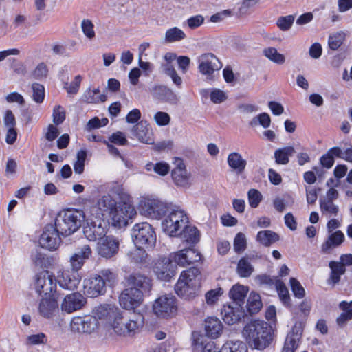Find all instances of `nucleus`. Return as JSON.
<instances>
[{
	"instance_id": "e433bc0d",
	"label": "nucleus",
	"mask_w": 352,
	"mask_h": 352,
	"mask_svg": "<svg viewBox=\"0 0 352 352\" xmlns=\"http://www.w3.org/2000/svg\"><path fill=\"white\" fill-rule=\"evenodd\" d=\"M320 210L322 216L326 217H336L339 213V206L333 201L320 199Z\"/></svg>"
},
{
	"instance_id": "13d9d810",
	"label": "nucleus",
	"mask_w": 352,
	"mask_h": 352,
	"mask_svg": "<svg viewBox=\"0 0 352 352\" xmlns=\"http://www.w3.org/2000/svg\"><path fill=\"white\" fill-rule=\"evenodd\" d=\"M47 342V337L44 333L30 335L26 339V344L28 345L45 344Z\"/></svg>"
},
{
	"instance_id": "a18cd8bd",
	"label": "nucleus",
	"mask_w": 352,
	"mask_h": 352,
	"mask_svg": "<svg viewBox=\"0 0 352 352\" xmlns=\"http://www.w3.org/2000/svg\"><path fill=\"white\" fill-rule=\"evenodd\" d=\"M256 239L263 245L270 246L278 240V236L271 230H263L258 232Z\"/></svg>"
},
{
	"instance_id": "aec40b11",
	"label": "nucleus",
	"mask_w": 352,
	"mask_h": 352,
	"mask_svg": "<svg viewBox=\"0 0 352 352\" xmlns=\"http://www.w3.org/2000/svg\"><path fill=\"white\" fill-rule=\"evenodd\" d=\"M60 235H61L60 233L55 226L47 225L40 237L39 243L43 248L54 250L60 243Z\"/></svg>"
},
{
	"instance_id": "4d7b16f0",
	"label": "nucleus",
	"mask_w": 352,
	"mask_h": 352,
	"mask_svg": "<svg viewBox=\"0 0 352 352\" xmlns=\"http://www.w3.org/2000/svg\"><path fill=\"white\" fill-rule=\"evenodd\" d=\"M205 19L201 14H197L188 18L184 22V25H187L188 28L195 30L204 23Z\"/></svg>"
},
{
	"instance_id": "58836bf2",
	"label": "nucleus",
	"mask_w": 352,
	"mask_h": 352,
	"mask_svg": "<svg viewBox=\"0 0 352 352\" xmlns=\"http://www.w3.org/2000/svg\"><path fill=\"white\" fill-rule=\"evenodd\" d=\"M295 153L293 146H285L278 148L274 152L275 161L278 164H287L289 163V157L292 156Z\"/></svg>"
},
{
	"instance_id": "1a4fd4ad",
	"label": "nucleus",
	"mask_w": 352,
	"mask_h": 352,
	"mask_svg": "<svg viewBox=\"0 0 352 352\" xmlns=\"http://www.w3.org/2000/svg\"><path fill=\"white\" fill-rule=\"evenodd\" d=\"M86 225L83 228L85 236L90 241L100 240L107 232V223L104 219L98 217L85 210Z\"/></svg>"
},
{
	"instance_id": "72a5a7b5",
	"label": "nucleus",
	"mask_w": 352,
	"mask_h": 352,
	"mask_svg": "<svg viewBox=\"0 0 352 352\" xmlns=\"http://www.w3.org/2000/svg\"><path fill=\"white\" fill-rule=\"evenodd\" d=\"M227 162L229 167L237 173H242L247 165L246 160L238 152L230 153L228 155Z\"/></svg>"
},
{
	"instance_id": "ea45409f",
	"label": "nucleus",
	"mask_w": 352,
	"mask_h": 352,
	"mask_svg": "<svg viewBox=\"0 0 352 352\" xmlns=\"http://www.w3.org/2000/svg\"><path fill=\"white\" fill-rule=\"evenodd\" d=\"M106 96L104 94H100V89L98 88L91 89H87L82 96V100L90 104H96L100 102H104L106 100Z\"/></svg>"
},
{
	"instance_id": "393cba45",
	"label": "nucleus",
	"mask_w": 352,
	"mask_h": 352,
	"mask_svg": "<svg viewBox=\"0 0 352 352\" xmlns=\"http://www.w3.org/2000/svg\"><path fill=\"white\" fill-rule=\"evenodd\" d=\"M199 72L204 75H212L222 67V64L213 54L208 53L198 58Z\"/></svg>"
},
{
	"instance_id": "f3484780",
	"label": "nucleus",
	"mask_w": 352,
	"mask_h": 352,
	"mask_svg": "<svg viewBox=\"0 0 352 352\" xmlns=\"http://www.w3.org/2000/svg\"><path fill=\"white\" fill-rule=\"evenodd\" d=\"M173 261L179 266L186 267L201 261V254L195 248H188L170 254Z\"/></svg>"
},
{
	"instance_id": "864d4df0",
	"label": "nucleus",
	"mask_w": 352,
	"mask_h": 352,
	"mask_svg": "<svg viewBox=\"0 0 352 352\" xmlns=\"http://www.w3.org/2000/svg\"><path fill=\"white\" fill-rule=\"evenodd\" d=\"M276 288L280 299L284 304H288L290 297L289 291L283 281L278 280L276 281Z\"/></svg>"
},
{
	"instance_id": "8fccbe9b",
	"label": "nucleus",
	"mask_w": 352,
	"mask_h": 352,
	"mask_svg": "<svg viewBox=\"0 0 352 352\" xmlns=\"http://www.w3.org/2000/svg\"><path fill=\"white\" fill-rule=\"evenodd\" d=\"M345 38V33L342 31L337 32L330 35L328 40L329 47L333 50H338Z\"/></svg>"
},
{
	"instance_id": "680f3d73",
	"label": "nucleus",
	"mask_w": 352,
	"mask_h": 352,
	"mask_svg": "<svg viewBox=\"0 0 352 352\" xmlns=\"http://www.w3.org/2000/svg\"><path fill=\"white\" fill-rule=\"evenodd\" d=\"M248 202L252 208H256L262 200L261 193L256 189H250L248 192Z\"/></svg>"
},
{
	"instance_id": "5701e85b",
	"label": "nucleus",
	"mask_w": 352,
	"mask_h": 352,
	"mask_svg": "<svg viewBox=\"0 0 352 352\" xmlns=\"http://www.w3.org/2000/svg\"><path fill=\"white\" fill-rule=\"evenodd\" d=\"M221 314L223 321L228 324H236L244 316L243 307L239 304L229 302L223 305Z\"/></svg>"
},
{
	"instance_id": "f8f14e48",
	"label": "nucleus",
	"mask_w": 352,
	"mask_h": 352,
	"mask_svg": "<svg viewBox=\"0 0 352 352\" xmlns=\"http://www.w3.org/2000/svg\"><path fill=\"white\" fill-rule=\"evenodd\" d=\"M34 289L43 296L58 294L56 292V280L54 275L48 271H42L35 276Z\"/></svg>"
},
{
	"instance_id": "69168bd1",
	"label": "nucleus",
	"mask_w": 352,
	"mask_h": 352,
	"mask_svg": "<svg viewBox=\"0 0 352 352\" xmlns=\"http://www.w3.org/2000/svg\"><path fill=\"white\" fill-rule=\"evenodd\" d=\"M53 122L56 124H60L65 119V109L60 105H56L53 109Z\"/></svg>"
},
{
	"instance_id": "774afa93",
	"label": "nucleus",
	"mask_w": 352,
	"mask_h": 352,
	"mask_svg": "<svg viewBox=\"0 0 352 352\" xmlns=\"http://www.w3.org/2000/svg\"><path fill=\"white\" fill-rule=\"evenodd\" d=\"M246 248V238L244 234L238 233L234 240V249L236 252H243Z\"/></svg>"
},
{
	"instance_id": "f257e3e1",
	"label": "nucleus",
	"mask_w": 352,
	"mask_h": 352,
	"mask_svg": "<svg viewBox=\"0 0 352 352\" xmlns=\"http://www.w3.org/2000/svg\"><path fill=\"white\" fill-rule=\"evenodd\" d=\"M110 192L116 195L120 202L109 216L110 223L116 228H122L128 226L137 214L135 207L129 203L130 195L122 184L114 183L112 184Z\"/></svg>"
},
{
	"instance_id": "bf43d9fd",
	"label": "nucleus",
	"mask_w": 352,
	"mask_h": 352,
	"mask_svg": "<svg viewBox=\"0 0 352 352\" xmlns=\"http://www.w3.org/2000/svg\"><path fill=\"white\" fill-rule=\"evenodd\" d=\"M294 21V16L293 15H287L285 16H280L276 21V25L282 31L289 30L292 26Z\"/></svg>"
},
{
	"instance_id": "c85d7f7f",
	"label": "nucleus",
	"mask_w": 352,
	"mask_h": 352,
	"mask_svg": "<svg viewBox=\"0 0 352 352\" xmlns=\"http://www.w3.org/2000/svg\"><path fill=\"white\" fill-rule=\"evenodd\" d=\"M223 329V324L217 317H208L205 320V331L208 337L216 339L219 338Z\"/></svg>"
},
{
	"instance_id": "49530a36",
	"label": "nucleus",
	"mask_w": 352,
	"mask_h": 352,
	"mask_svg": "<svg viewBox=\"0 0 352 352\" xmlns=\"http://www.w3.org/2000/svg\"><path fill=\"white\" fill-rule=\"evenodd\" d=\"M236 271L239 276L246 278L251 276L254 267L248 258H242L238 263Z\"/></svg>"
},
{
	"instance_id": "a878e982",
	"label": "nucleus",
	"mask_w": 352,
	"mask_h": 352,
	"mask_svg": "<svg viewBox=\"0 0 352 352\" xmlns=\"http://www.w3.org/2000/svg\"><path fill=\"white\" fill-rule=\"evenodd\" d=\"M80 280L79 274L71 270V271L61 272L57 276L56 283L65 289L74 290L77 287Z\"/></svg>"
},
{
	"instance_id": "6e6d98bb",
	"label": "nucleus",
	"mask_w": 352,
	"mask_h": 352,
	"mask_svg": "<svg viewBox=\"0 0 352 352\" xmlns=\"http://www.w3.org/2000/svg\"><path fill=\"white\" fill-rule=\"evenodd\" d=\"M289 199H290L289 195L284 197H276L273 200V206L274 209L278 212H283L287 206H292L294 203V201H292L291 204H289V201L287 200Z\"/></svg>"
},
{
	"instance_id": "7ed1b4c3",
	"label": "nucleus",
	"mask_w": 352,
	"mask_h": 352,
	"mask_svg": "<svg viewBox=\"0 0 352 352\" xmlns=\"http://www.w3.org/2000/svg\"><path fill=\"white\" fill-rule=\"evenodd\" d=\"M200 287V272L197 268L192 267L182 272L175 290L179 296L192 299L198 295Z\"/></svg>"
},
{
	"instance_id": "4c0bfd02",
	"label": "nucleus",
	"mask_w": 352,
	"mask_h": 352,
	"mask_svg": "<svg viewBox=\"0 0 352 352\" xmlns=\"http://www.w3.org/2000/svg\"><path fill=\"white\" fill-rule=\"evenodd\" d=\"M331 269V274L328 280V283L335 285L340 280V276L345 273V268L337 261H331L329 263Z\"/></svg>"
},
{
	"instance_id": "a211bd4d",
	"label": "nucleus",
	"mask_w": 352,
	"mask_h": 352,
	"mask_svg": "<svg viewBox=\"0 0 352 352\" xmlns=\"http://www.w3.org/2000/svg\"><path fill=\"white\" fill-rule=\"evenodd\" d=\"M120 242L113 236L102 238L97 243L96 251L98 255L104 258H111L118 252Z\"/></svg>"
},
{
	"instance_id": "c756f323",
	"label": "nucleus",
	"mask_w": 352,
	"mask_h": 352,
	"mask_svg": "<svg viewBox=\"0 0 352 352\" xmlns=\"http://www.w3.org/2000/svg\"><path fill=\"white\" fill-rule=\"evenodd\" d=\"M143 248L135 246L126 253L128 261L140 267H144L148 263V254Z\"/></svg>"
},
{
	"instance_id": "4be33fe9",
	"label": "nucleus",
	"mask_w": 352,
	"mask_h": 352,
	"mask_svg": "<svg viewBox=\"0 0 352 352\" xmlns=\"http://www.w3.org/2000/svg\"><path fill=\"white\" fill-rule=\"evenodd\" d=\"M86 298L78 292L66 295L60 304L61 311L71 314L81 309L86 304Z\"/></svg>"
},
{
	"instance_id": "3c124183",
	"label": "nucleus",
	"mask_w": 352,
	"mask_h": 352,
	"mask_svg": "<svg viewBox=\"0 0 352 352\" xmlns=\"http://www.w3.org/2000/svg\"><path fill=\"white\" fill-rule=\"evenodd\" d=\"M81 81V76L77 75L70 83L65 82L63 87L69 95H76L78 92Z\"/></svg>"
},
{
	"instance_id": "0e129e2a",
	"label": "nucleus",
	"mask_w": 352,
	"mask_h": 352,
	"mask_svg": "<svg viewBox=\"0 0 352 352\" xmlns=\"http://www.w3.org/2000/svg\"><path fill=\"white\" fill-rule=\"evenodd\" d=\"M102 279L110 286L113 285L117 282V274L109 269H103L100 271V274Z\"/></svg>"
},
{
	"instance_id": "c03bdc74",
	"label": "nucleus",
	"mask_w": 352,
	"mask_h": 352,
	"mask_svg": "<svg viewBox=\"0 0 352 352\" xmlns=\"http://www.w3.org/2000/svg\"><path fill=\"white\" fill-rule=\"evenodd\" d=\"M262 305L260 295L256 292H252L249 295L247 302V307L249 312L251 314L258 312Z\"/></svg>"
},
{
	"instance_id": "bb28decb",
	"label": "nucleus",
	"mask_w": 352,
	"mask_h": 352,
	"mask_svg": "<svg viewBox=\"0 0 352 352\" xmlns=\"http://www.w3.org/2000/svg\"><path fill=\"white\" fill-rule=\"evenodd\" d=\"M133 135L142 143L153 144L154 138L153 133L146 122L141 121L132 129Z\"/></svg>"
},
{
	"instance_id": "dca6fc26",
	"label": "nucleus",
	"mask_w": 352,
	"mask_h": 352,
	"mask_svg": "<svg viewBox=\"0 0 352 352\" xmlns=\"http://www.w3.org/2000/svg\"><path fill=\"white\" fill-rule=\"evenodd\" d=\"M143 302L142 291L136 287L125 289L119 296L120 306L125 309H133Z\"/></svg>"
},
{
	"instance_id": "e2e57ef3",
	"label": "nucleus",
	"mask_w": 352,
	"mask_h": 352,
	"mask_svg": "<svg viewBox=\"0 0 352 352\" xmlns=\"http://www.w3.org/2000/svg\"><path fill=\"white\" fill-rule=\"evenodd\" d=\"M291 289L296 298H302L305 296V291L300 282L295 278H291L289 280Z\"/></svg>"
},
{
	"instance_id": "2eb2a0df",
	"label": "nucleus",
	"mask_w": 352,
	"mask_h": 352,
	"mask_svg": "<svg viewBox=\"0 0 352 352\" xmlns=\"http://www.w3.org/2000/svg\"><path fill=\"white\" fill-rule=\"evenodd\" d=\"M98 329V320L92 316H75L70 322V329L75 333L91 334Z\"/></svg>"
},
{
	"instance_id": "052dcab7",
	"label": "nucleus",
	"mask_w": 352,
	"mask_h": 352,
	"mask_svg": "<svg viewBox=\"0 0 352 352\" xmlns=\"http://www.w3.org/2000/svg\"><path fill=\"white\" fill-rule=\"evenodd\" d=\"M32 98L37 102L41 103L43 101L45 97L44 87L38 83H33L32 85Z\"/></svg>"
},
{
	"instance_id": "b1692460",
	"label": "nucleus",
	"mask_w": 352,
	"mask_h": 352,
	"mask_svg": "<svg viewBox=\"0 0 352 352\" xmlns=\"http://www.w3.org/2000/svg\"><path fill=\"white\" fill-rule=\"evenodd\" d=\"M84 293L91 298L103 294L106 291L104 280L100 276L94 275L83 281Z\"/></svg>"
},
{
	"instance_id": "c9c22d12",
	"label": "nucleus",
	"mask_w": 352,
	"mask_h": 352,
	"mask_svg": "<svg viewBox=\"0 0 352 352\" xmlns=\"http://www.w3.org/2000/svg\"><path fill=\"white\" fill-rule=\"evenodd\" d=\"M344 240V235L338 230L330 234L327 241L322 245L321 251L323 253H328L332 248L340 245Z\"/></svg>"
},
{
	"instance_id": "2f4dec72",
	"label": "nucleus",
	"mask_w": 352,
	"mask_h": 352,
	"mask_svg": "<svg viewBox=\"0 0 352 352\" xmlns=\"http://www.w3.org/2000/svg\"><path fill=\"white\" fill-rule=\"evenodd\" d=\"M128 283L131 287H136L144 292H148L151 287V281L147 276L140 274H133L129 276Z\"/></svg>"
},
{
	"instance_id": "5fc2aeb1",
	"label": "nucleus",
	"mask_w": 352,
	"mask_h": 352,
	"mask_svg": "<svg viewBox=\"0 0 352 352\" xmlns=\"http://www.w3.org/2000/svg\"><path fill=\"white\" fill-rule=\"evenodd\" d=\"M81 29L85 36L91 40L95 38L94 25L89 19H83L81 22Z\"/></svg>"
},
{
	"instance_id": "79ce46f5",
	"label": "nucleus",
	"mask_w": 352,
	"mask_h": 352,
	"mask_svg": "<svg viewBox=\"0 0 352 352\" xmlns=\"http://www.w3.org/2000/svg\"><path fill=\"white\" fill-rule=\"evenodd\" d=\"M186 37V35L182 29L173 27L166 31L164 40L166 43H175L180 41Z\"/></svg>"
},
{
	"instance_id": "6e6552de",
	"label": "nucleus",
	"mask_w": 352,
	"mask_h": 352,
	"mask_svg": "<svg viewBox=\"0 0 352 352\" xmlns=\"http://www.w3.org/2000/svg\"><path fill=\"white\" fill-rule=\"evenodd\" d=\"M131 237L137 247L150 248H153L156 242L155 232L147 222L135 224L131 230Z\"/></svg>"
},
{
	"instance_id": "473e14b6",
	"label": "nucleus",
	"mask_w": 352,
	"mask_h": 352,
	"mask_svg": "<svg viewBox=\"0 0 352 352\" xmlns=\"http://www.w3.org/2000/svg\"><path fill=\"white\" fill-rule=\"evenodd\" d=\"M249 292L248 287L236 284L232 287L229 292V297L233 301L232 303L239 304L243 307L245 298Z\"/></svg>"
},
{
	"instance_id": "09e8293b",
	"label": "nucleus",
	"mask_w": 352,
	"mask_h": 352,
	"mask_svg": "<svg viewBox=\"0 0 352 352\" xmlns=\"http://www.w3.org/2000/svg\"><path fill=\"white\" fill-rule=\"evenodd\" d=\"M223 290L221 287H217L208 291L205 294L206 303L208 306L215 305L218 302L220 297L223 295Z\"/></svg>"
},
{
	"instance_id": "cd10ccee",
	"label": "nucleus",
	"mask_w": 352,
	"mask_h": 352,
	"mask_svg": "<svg viewBox=\"0 0 352 352\" xmlns=\"http://www.w3.org/2000/svg\"><path fill=\"white\" fill-rule=\"evenodd\" d=\"M302 336V329L295 325L287 334L281 352H295L298 348Z\"/></svg>"
},
{
	"instance_id": "a19ab883",
	"label": "nucleus",
	"mask_w": 352,
	"mask_h": 352,
	"mask_svg": "<svg viewBox=\"0 0 352 352\" xmlns=\"http://www.w3.org/2000/svg\"><path fill=\"white\" fill-rule=\"evenodd\" d=\"M248 349L245 343L241 340L227 341L221 348L220 352H248Z\"/></svg>"
},
{
	"instance_id": "f704fd0d",
	"label": "nucleus",
	"mask_w": 352,
	"mask_h": 352,
	"mask_svg": "<svg viewBox=\"0 0 352 352\" xmlns=\"http://www.w3.org/2000/svg\"><path fill=\"white\" fill-rule=\"evenodd\" d=\"M179 236L181 237L183 241L190 245H195L199 241L200 233L196 227L188 223L181 232Z\"/></svg>"
},
{
	"instance_id": "423d86ee",
	"label": "nucleus",
	"mask_w": 352,
	"mask_h": 352,
	"mask_svg": "<svg viewBox=\"0 0 352 352\" xmlns=\"http://www.w3.org/2000/svg\"><path fill=\"white\" fill-rule=\"evenodd\" d=\"M85 215V211L80 210H63L56 217L54 226L61 236H69L80 228Z\"/></svg>"
},
{
	"instance_id": "37998d69",
	"label": "nucleus",
	"mask_w": 352,
	"mask_h": 352,
	"mask_svg": "<svg viewBox=\"0 0 352 352\" xmlns=\"http://www.w3.org/2000/svg\"><path fill=\"white\" fill-rule=\"evenodd\" d=\"M145 169L148 172L154 171L160 176H166L170 172V166L165 162H160L155 164L148 162L145 165Z\"/></svg>"
},
{
	"instance_id": "9b49d317",
	"label": "nucleus",
	"mask_w": 352,
	"mask_h": 352,
	"mask_svg": "<svg viewBox=\"0 0 352 352\" xmlns=\"http://www.w3.org/2000/svg\"><path fill=\"white\" fill-rule=\"evenodd\" d=\"M113 184H111L109 186V192L101 196L98 199L96 205L86 210V211L104 219L105 217H109L119 204L115 199L117 195L110 192Z\"/></svg>"
},
{
	"instance_id": "0eeeda50",
	"label": "nucleus",
	"mask_w": 352,
	"mask_h": 352,
	"mask_svg": "<svg viewBox=\"0 0 352 352\" xmlns=\"http://www.w3.org/2000/svg\"><path fill=\"white\" fill-rule=\"evenodd\" d=\"M138 206L144 216L156 220L161 219L169 208L166 202L153 195L142 197Z\"/></svg>"
},
{
	"instance_id": "9d476101",
	"label": "nucleus",
	"mask_w": 352,
	"mask_h": 352,
	"mask_svg": "<svg viewBox=\"0 0 352 352\" xmlns=\"http://www.w3.org/2000/svg\"><path fill=\"white\" fill-rule=\"evenodd\" d=\"M178 309L177 300L173 294L159 296L153 302V310L159 318H168L176 315Z\"/></svg>"
},
{
	"instance_id": "338daca9",
	"label": "nucleus",
	"mask_w": 352,
	"mask_h": 352,
	"mask_svg": "<svg viewBox=\"0 0 352 352\" xmlns=\"http://www.w3.org/2000/svg\"><path fill=\"white\" fill-rule=\"evenodd\" d=\"M210 98L211 101L214 104H220L227 99L226 94L219 89H213L210 91Z\"/></svg>"
},
{
	"instance_id": "de8ad7c7",
	"label": "nucleus",
	"mask_w": 352,
	"mask_h": 352,
	"mask_svg": "<svg viewBox=\"0 0 352 352\" xmlns=\"http://www.w3.org/2000/svg\"><path fill=\"white\" fill-rule=\"evenodd\" d=\"M263 54L272 62L282 65L285 62V57L283 54L278 52L275 47H269L263 50Z\"/></svg>"
},
{
	"instance_id": "4468645a",
	"label": "nucleus",
	"mask_w": 352,
	"mask_h": 352,
	"mask_svg": "<svg viewBox=\"0 0 352 352\" xmlns=\"http://www.w3.org/2000/svg\"><path fill=\"white\" fill-rule=\"evenodd\" d=\"M173 262L170 255L160 257L154 261L153 271L159 280L168 282L175 275L176 267Z\"/></svg>"
},
{
	"instance_id": "6ab92c4d",
	"label": "nucleus",
	"mask_w": 352,
	"mask_h": 352,
	"mask_svg": "<svg viewBox=\"0 0 352 352\" xmlns=\"http://www.w3.org/2000/svg\"><path fill=\"white\" fill-rule=\"evenodd\" d=\"M174 164L175 167L172 170L171 176L175 184L182 188H188L191 185V175L186 168L183 160L176 158Z\"/></svg>"
},
{
	"instance_id": "20e7f679",
	"label": "nucleus",
	"mask_w": 352,
	"mask_h": 352,
	"mask_svg": "<svg viewBox=\"0 0 352 352\" xmlns=\"http://www.w3.org/2000/svg\"><path fill=\"white\" fill-rule=\"evenodd\" d=\"M189 223L187 212L180 206H174L167 210L162 221V228L168 236L177 237Z\"/></svg>"
},
{
	"instance_id": "f03ea898",
	"label": "nucleus",
	"mask_w": 352,
	"mask_h": 352,
	"mask_svg": "<svg viewBox=\"0 0 352 352\" xmlns=\"http://www.w3.org/2000/svg\"><path fill=\"white\" fill-rule=\"evenodd\" d=\"M242 335L248 345L257 350H264L272 341V327L261 320H254L247 323Z\"/></svg>"
},
{
	"instance_id": "412c9836",
	"label": "nucleus",
	"mask_w": 352,
	"mask_h": 352,
	"mask_svg": "<svg viewBox=\"0 0 352 352\" xmlns=\"http://www.w3.org/2000/svg\"><path fill=\"white\" fill-rule=\"evenodd\" d=\"M91 256L92 250L89 245L77 248L69 258L71 270L78 272Z\"/></svg>"
},
{
	"instance_id": "39448f33",
	"label": "nucleus",
	"mask_w": 352,
	"mask_h": 352,
	"mask_svg": "<svg viewBox=\"0 0 352 352\" xmlns=\"http://www.w3.org/2000/svg\"><path fill=\"white\" fill-rule=\"evenodd\" d=\"M144 325V318L140 315L127 317L120 310L115 318L110 322L113 332L120 336L133 337L138 333Z\"/></svg>"
},
{
	"instance_id": "603ef678",
	"label": "nucleus",
	"mask_w": 352,
	"mask_h": 352,
	"mask_svg": "<svg viewBox=\"0 0 352 352\" xmlns=\"http://www.w3.org/2000/svg\"><path fill=\"white\" fill-rule=\"evenodd\" d=\"M86 157L87 152L85 150H80L77 153L76 161L74 164V170L76 173L80 175L83 173Z\"/></svg>"
},
{
	"instance_id": "ddd939ff",
	"label": "nucleus",
	"mask_w": 352,
	"mask_h": 352,
	"mask_svg": "<svg viewBox=\"0 0 352 352\" xmlns=\"http://www.w3.org/2000/svg\"><path fill=\"white\" fill-rule=\"evenodd\" d=\"M58 298V294L42 296L38 305L39 315L48 320H54L56 317L59 316Z\"/></svg>"
},
{
	"instance_id": "7c9ffc66",
	"label": "nucleus",
	"mask_w": 352,
	"mask_h": 352,
	"mask_svg": "<svg viewBox=\"0 0 352 352\" xmlns=\"http://www.w3.org/2000/svg\"><path fill=\"white\" fill-rule=\"evenodd\" d=\"M120 310L118 307L111 305H100L96 309L95 317L106 320L110 325V322H112Z\"/></svg>"
}]
</instances>
